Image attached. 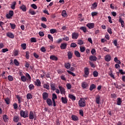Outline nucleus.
<instances>
[{
    "instance_id": "f257e3e1",
    "label": "nucleus",
    "mask_w": 125,
    "mask_h": 125,
    "mask_svg": "<svg viewBox=\"0 0 125 125\" xmlns=\"http://www.w3.org/2000/svg\"><path fill=\"white\" fill-rule=\"evenodd\" d=\"M78 105L79 107H85V105H86V102L84 100V99L81 98L78 102Z\"/></svg>"
},
{
    "instance_id": "f03ea898",
    "label": "nucleus",
    "mask_w": 125,
    "mask_h": 125,
    "mask_svg": "<svg viewBox=\"0 0 125 125\" xmlns=\"http://www.w3.org/2000/svg\"><path fill=\"white\" fill-rule=\"evenodd\" d=\"M20 115L23 118H28L29 117V112L28 111L25 110H21L20 111Z\"/></svg>"
},
{
    "instance_id": "7ed1b4c3",
    "label": "nucleus",
    "mask_w": 125,
    "mask_h": 125,
    "mask_svg": "<svg viewBox=\"0 0 125 125\" xmlns=\"http://www.w3.org/2000/svg\"><path fill=\"white\" fill-rule=\"evenodd\" d=\"M14 15V12L12 10H10L9 11V13L7 14L6 15V18L8 19H10V18H12V16Z\"/></svg>"
},
{
    "instance_id": "20e7f679",
    "label": "nucleus",
    "mask_w": 125,
    "mask_h": 125,
    "mask_svg": "<svg viewBox=\"0 0 125 125\" xmlns=\"http://www.w3.org/2000/svg\"><path fill=\"white\" fill-rule=\"evenodd\" d=\"M84 73L85 75H83V77H84L85 78L87 77L88 75H89V69H88V68L85 67L84 68Z\"/></svg>"
},
{
    "instance_id": "39448f33",
    "label": "nucleus",
    "mask_w": 125,
    "mask_h": 125,
    "mask_svg": "<svg viewBox=\"0 0 125 125\" xmlns=\"http://www.w3.org/2000/svg\"><path fill=\"white\" fill-rule=\"evenodd\" d=\"M79 37V33L74 32L72 34V38L73 40H77Z\"/></svg>"
},
{
    "instance_id": "423d86ee",
    "label": "nucleus",
    "mask_w": 125,
    "mask_h": 125,
    "mask_svg": "<svg viewBox=\"0 0 125 125\" xmlns=\"http://www.w3.org/2000/svg\"><path fill=\"white\" fill-rule=\"evenodd\" d=\"M42 96L43 100H47V98H48V93L46 92H43L42 94Z\"/></svg>"
},
{
    "instance_id": "0eeeda50",
    "label": "nucleus",
    "mask_w": 125,
    "mask_h": 125,
    "mask_svg": "<svg viewBox=\"0 0 125 125\" xmlns=\"http://www.w3.org/2000/svg\"><path fill=\"white\" fill-rule=\"evenodd\" d=\"M35 85H37V86H41L42 82H41V80L40 79H37L35 82Z\"/></svg>"
},
{
    "instance_id": "6e6552de",
    "label": "nucleus",
    "mask_w": 125,
    "mask_h": 125,
    "mask_svg": "<svg viewBox=\"0 0 125 125\" xmlns=\"http://www.w3.org/2000/svg\"><path fill=\"white\" fill-rule=\"evenodd\" d=\"M35 118V114L33 111H30L29 114V118L30 120H34V118Z\"/></svg>"
},
{
    "instance_id": "1a4fd4ad",
    "label": "nucleus",
    "mask_w": 125,
    "mask_h": 125,
    "mask_svg": "<svg viewBox=\"0 0 125 125\" xmlns=\"http://www.w3.org/2000/svg\"><path fill=\"white\" fill-rule=\"evenodd\" d=\"M59 88L61 91V94H65V93H66V92L65 91V88L61 86H59Z\"/></svg>"
},
{
    "instance_id": "9d476101",
    "label": "nucleus",
    "mask_w": 125,
    "mask_h": 125,
    "mask_svg": "<svg viewBox=\"0 0 125 125\" xmlns=\"http://www.w3.org/2000/svg\"><path fill=\"white\" fill-rule=\"evenodd\" d=\"M89 59V60H90V61H93V62L97 60V58L94 56H90Z\"/></svg>"
},
{
    "instance_id": "9b49d317",
    "label": "nucleus",
    "mask_w": 125,
    "mask_h": 125,
    "mask_svg": "<svg viewBox=\"0 0 125 125\" xmlns=\"http://www.w3.org/2000/svg\"><path fill=\"white\" fill-rule=\"evenodd\" d=\"M86 26L88 27L89 29H93V28H94V23H88L86 24Z\"/></svg>"
},
{
    "instance_id": "f8f14e48",
    "label": "nucleus",
    "mask_w": 125,
    "mask_h": 125,
    "mask_svg": "<svg viewBox=\"0 0 125 125\" xmlns=\"http://www.w3.org/2000/svg\"><path fill=\"white\" fill-rule=\"evenodd\" d=\"M60 47L61 49H66V48H67V43H61Z\"/></svg>"
},
{
    "instance_id": "ddd939ff",
    "label": "nucleus",
    "mask_w": 125,
    "mask_h": 125,
    "mask_svg": "<svg viewBox=\"0 0 125 125\" xmlns=\"http://www.w3.org/2000/svg\"><path fill=\"white\" fill-rule=\"evenodd\" d=\"M104 60L106 61V62H109L111 61V56L110 55H106L104 57Z\"/></svg>"
},
{
    "instance_id": "4468645a",
    "label": "nucleus",
    "mask_w": 125,
    "mask_h": 125,
    "mask_svg": "<svg viewBox=\"0 0 125 125\" xmlns=\"http://www.w3.org/2000/svg\"><path fill=\"white\" fill-rule=\"evenodd\" d=\"M119 22L121 23L122 27H124V26H125V21H124L122 19V17H119Z\"/></svg>"
},
{
    "instance_id": "2eb2a0df",
    "label": "nucleus",
    "mask_w": 125,
    "mask_h": 125,
    "mask_svg": "<svg viewBox=\"0 0 125 125\" xmlns=\"http://www.w3.org/2000/svg\"><path fill=\"white\" fill-rule=\"evenodd\" d=\"M50 59H51V60H53L54 61H57V60H58V58L55 55H51L50 57Z\"/></svg>"
},
{
    "instance_id": "dca6fc26",
    "label": "nucleus",
    "mask_w": 125,
    "mask_h": 125,
    "mask_svg": "<svg viewBox=\"0 0 125 125\" xmlns=\"http://www.w3.org/2000/svg\"><path fill=\"white\" fill-rule=\"evenodd\" d=\"M96 103L97 104H100V96L97 95L96 96Z\"/></svg>"
},
{
    "instance_id": "f3484780",
    "label": "nucleus",
    "mask_w": 125,
    "mask_h": 125,
    "mask_svg": "<svg viewBox=\"0 0 125 125\" xmlns=\"http://www.w3.org/2000/svg\"><path fill=\"white\" fill-rule=\"evenodd\" d=\"M20 9H21L22 11L25 12L27 11V7H26V6L24 4H22L21 6L20 7Z\"/></svg>"
},
{
    "instance_id": "a211bd4d",
    "label": "nucleus",
    "mask_w": 125,
    "mask_h": 125,
    "mask_svg": "<svg viewBox=\"0 0 125 125\" xmlns=\"http://www.w3.org/2000/svg\"><path fill=\"white\" fill-rule=\"evenodd\" d=\"M46 103L48 106H52V101L50 99H47L46 100Z\"/></svg>"
},
{
    "instance_id": "6ab92c4d",
    "label": "nucleus",
    "mask_w": 125,
    "mask_h": 125,
    "mask_svg": "<svg viewBox=\"0 0 125 125\" xmlns=\"http://www.w3.org/2000/svg\"><path fill=\"white\" fill-rule=\"evenodd\" d=\"M25 78L26 79V81H28V82H31V76H30L29 74L26 73Z\"/></svg>"
},
{
    "instance_id": "aec40b11",
    "label": "nucleus",
    "mask_w": 125,
    "mask_h": 125,
    "mask_svg": "<svg viewBox=\"0 0 125 125\" xmlns=\"http://www.w3.org/2000/svg\"><path fill=\"white\" fill-rule=\"evenodd\" d=\"M82 86L83 88H86V87H88V84L86 82H83L82 83Z\"/></svg>"
},
{
    "instance_id": "412c9836",
    "label": "nucleus",
    "mask_w": 125,
    "mask_h": 125,
    "mask_svg": "<svg viewBox=\"0 0 125 125\" xmlns=\"http://www.w3.org/2000/svg\"><path fill=\"white\" fill-rule=\"evenodd\" d=\"M67 56L68 59H71L72 57H73V53L71 51H68L67 52Z\"/></svg>"
},
{
    "instance_id": "4be33fe9",
    "label": "nucleus",
    "mask_w": 125,
    "mask_h": 125,
    "mask_svg": "<svg viewBox=\"0 0 125 125\" xmlns=\"http://www.w3.org/2000/svg\"><path fill=\"white\" fill-rule=\"evenodd\" d=\"M71 119L73 121H75V122L79 121V117L76 115H72Z\"/></svg>"
},
{
    "instance_id": "5701e85b",
    "label": "nucleus",
    "mask_w": 125,
    "mask_h": 125,
    "mask_svg": "<svg viewBox=\"0 0 125 125\" xmlns=\"http://www.w3.org/2000/svg\"><path fill=\"white\" fill-rule=\"evenodd\" d=\"M68 97L69 98H70V99H71V100H72L73 101H75V100H76V97L73 95L69 94L68 95Z\"/></svg>"
},
{
    "instance_id": "b1692460",
    "label": "nucleus",
    "mask_w": 125,
    "mask_h": 125,
    "mask_svg": "<svg viewBox=\"0 0 125 125\" xmlns=\"http://www.w3.org/2000/svg\"><path fill=\"white\" fill-rule=\"evenodd\" d=\"M6 35L7 37L10 38L11 39H13L14 38V35H13V34H12V33H7Z\"/></svg>"
},
{
    "instance_id": "393cba45",
    "label": "nucleus",
    "mask_w": 125,
    "mask_h": 125,
    "mask_svg": "<svg viewBox=\"0 0 125 125\" xmlns=\"http://www.w3.org/2000/svg\"><path fill=\"white\" fill-rule=\"evenodd\" d=\"M13 121L15 123H18L19 121V117L17 116H15L13 118Z\"/></svg>"
},
{
    "instance_id": "a878e982",
    "label": "nucleus",
    "mask_w": 125,
    "mask_h": 125,
    "mask_svg": "<svg viewBox=\"0 0 125 125\" xmlns=\"http://www.w3.org/2000/svg\"><path fill=\"white\" fill-rule=\"evenodd\" d=\"M62 101L63 104H67V98L65 97H62Z\"/></svg>"
},
{
    "instance_id": "bb28decb",
    "label": "nucleus",
    "mask_w": 125,
    "mask_h": 125,
    "mask_svg": "<svg viewBox=\"0 0 125 125\" xmlns=\"http://www.w3.org/2000/svg\"><path fill=\"white\" fill-rule=\"evenodd\" d=\"M74 54L75 56H76V57H78V58L81 57V54L78 51H75L74 52Z\"/></svg>"
},
{
    "instance_id": "cd10ccee",
    "label": "nucleus",
    "mask_w": 125,
    "mask_h": 125,
    "mask_svg": "<svg viewBox=\"0 0 125 125\" xmlns=\"http://www.w3.org/2000/svg\"><path fill=\"white\" fill-rule=\"evenodd\" d=\"M2 118L4 122H7V120H8V116H7L6 115H3Z\"/></svg>"
},
{
    "instance_id": "c85d7f7f",
    "label": "nucleus",
    "mask_w": 125,
    "mask_h": 125,
    "mask_svg": "<svg viewBox=\"0 0 125 125\" xmlns=\"http://www.w3.org/2000/svg\"><path fill=\"white\" fill-rule=\"evenodd\" d=\"M15 5H16V2H13L12 4L11 5V8L12 9H15Z\"/></svg>"
},
{
    "instance_id": "c756f323",
    "label": "nucleus",
    "mask_w": 125,
    "mask_h": 125,
    "mask_svg": "<svg viewBox=\"0 0 125 125\" xmlns=\"http://www.w3.org/2000/svg\"><path fill=\"white\" fill-rule=\"evenodd\" d=\"M117 105H121L122 104V99L118 98L117 100Z\"/></svg>"
},
{
    "instance_id": "7c9ffc66",
    "label": "nucleus",
    "mask_w": 125,
    "mask_h": 125,
    "mask_svg": "<svg viewBox=\"0 0 125 125\" xmlns=\"http://www.w3.org/2000/svg\"><path fill=\"white\" fill-rule=\"evenodd\" d=\"M95 88H96V86L94 84H92L90 85L89 90L92 91L93 90V89H94Z\"/></svg>"
},
{
    "instance_id": "2f4dec72",
    "label": "nucleus",
    "mask_w": 125,
    "mask_h": 125,
    "mask_svg": "<svg viewBox=\"0 0 125 125\" xmlns=\"http://www.w3.org/2000/svg\"><path fill=\"white\" fill-rule=\"evenodd\" d=\"M21 82H23V83H25V82H26V81H27V78H26V76H21Z\"/></svg>"
},
{
    "instance_id": "473e14b6",
    "label": "nucleus",
    "mask_w": 125,
    "mask_h": 125,
    "mask_svg": "<svg viewBox=\"0 0 125 125\" xmlns=\"http://www.w3.org/2000/svg\"><path fill=\"white\" fill-rule=\"evenodd\" d=\"M28 87L30 89V90H33L35 88V86L33 84H30L29 85Z\"/></svg>"
},
{
    "instance_id": "72a5a7b5",
    "label": "nucleus",
    "mask_w": 125,
    "mask_h": 125,
    "mask_svg": "<svg viewBox=\"0 0 125 125\" xmlns=\"http://www.w3.org/2000/svg\"><path fill=\"white\" fill-rule=\"evenodd\" d=\"M26 98L27 99H32V98H33V95L30 93H28L26 95Z\"/></svg>"
},
{
    "instance_id": "f704fd0d",
    "label": "nucleus",
    "mask_w": 125,
    "mask_h": 125,
    "mask_svg": "<svg viewBox=\"0 0 125 125\" xmlns=\"http://www.w3.org/2000/svg\"><path fill=\"white\" fill-rule=\"evenodd\" d=\"M55 99H57V96H56V94H53L52 98V101H55Z\"/></svg>"
},
{
    "instance_id": "c9c22d12",
    "label": "nucleus",
    "mask_w": 125,
    "mask_h": 125,
    "mask_svg": "<svg viewBox=\"0 0 125 125\" xmlns=\"http://www.w3.org/2000/svg\"><path fill=\"white\" fill-rule=\"evenodd\" d=\"M80 30L83 31V33H86V27L82 26L80 28Z\"/></svg>"
},
{
    "instance_id": "e433bc0d",
    "label": "nucleus",
    "mask_w": 125,
    "mask_h": 125,
    "mask_svg": "<svg viewBox=\"0 0 125 125\" xmlns=\"http://www.w3.org/2000/svg\"><path fill=\"white\" fill-rule=\"evenodd\" d=\"M43 87L44 88H46V89H49V85L48 84L45 83L43 85Z\"/></svg>"
},
{
    "instance_id": "4c0bfd02",
    "label": "nucleus",
    "mask_w": 125,
    "mask_h": 125,
    "mask_svg": "<svg viewBox=\"0 0 125 125\" xmlns=\"http://www.w3.org/2000/svg\"><path fill=\"white\" fill-rule=\"evenodd\" d=\"M65 67L66 69H70L71 67V64H70V63H65Z\"/></svg>"
},
{
    "instance_id": "58836bf2",
    "label": "nucleus",
    "mask_w": 125,
    "mask_h": 125,
    "mask_svg": "<svg viewBox=\"0 0 125 125\" xmlns=\"http://www.w3.org/2000/svg\"><path fill=\"white\" fill-rule=\"evenodd\" d=\"M50 86H51L52 90H55V89H56V88H55V84L51 83L50 84Z\"/></svg>"
},
{
    "instance_id": "ea45409f",
    "label": "nucleus",
    "mask_w": 125,
    "mask_h": 125,
    "mask_svg": "<svg viewBox=\"0 0 125 125\" xmlns=\"http://www.w3.org/2000/svg\"><path fill=\"white\" fill-rule=\"evenodd\" d=\"M62 15L63 17H66L67 16V13L65 10H63L62 12Z\"/></svg>"
},
{
    "instance_id": "a19ab883",
    "label": "nucleus",
    "mask_w": 125,
    "mask_h": 125,
    "mask_svg": "<svg viewBox=\"0 0 125 125\" xmlns=\"http://www.w3.org/2000/svg\"><path fill=\"white\" fill-rule=\"evenodd\" d=\"M30 42H37V39L36 38H31Z\"/></svg>"
},
{
    "instance_id": "79ce46f5",
    "label": "nucleus",
    "mask_w": 125,
    "mask_h": 125,
    "mask_svg": "<svg viewBox=\"0 0 125 125\" xmlns=\"http://www.w3.org/2000/svg\"><path fill=\"white\" fill-rule=\"evenodd\" d=\"M8 80L9 82H12V81H13V77H12V76L9 75L8 76Z\"/></svg>"
},
{
    "instance_id": "37998d69",
    "label": "nucleus",
    "mask_w": 125,
    "mask_h": 125,
    "mask_svg": "<svg viewBox=\"0 0 125 125\" xmlns=\"http://www.w3.org/2000/svg\"><path fill=\"white\" fill-rule=\"evenodd\" d=\"M92 9H94V8H96L97 7V3L94 2L92 4Z\"/></svg>"
},
{
    "instance_id": "c03bdc74",
    "label": "nucleus",
    "mask_w": 125,
    "mask_h": 125,
    "mask_svg": "<svg viewBox=\"0 0 125 125\" xmlns=\"http://www.w3.org/2000/svg\"><path fill=\"white\" fill-rule=\"evenodd\" d=\"M80 51H81V52H84V51H85V47L81 46L80 47Z\"/></svg>"
},
{
    "instance_id": "a18cd8bd",
    "label": "nucleus",
    "mask_w": 125,
    "mask_h": 125,
    "mask_svg": "<svg viewBox=\"0 0 125 125\" xmlns=\"http://www.w3.org/2000/svg\"><path fill=\"white\" fill-rule=\"evenodd\" d=\"M14 63L16 66H19V62H18V61H17V60L15 59L14 60Z\"/></svg>"
},
{
    "instance_id": "49530a36",
    "label": "nucleus",
    "mask_w": 125,
    "mask_h": 125,
    "mask_svg": "<svg viewBox=\"0 0 125 125\" xmlns=\"http://www.w3.org/2000/svg\"><path fill=\"white\" fill-rule=\"evenodd\" d=\"M5 102L6 103V104H7V105H8V104H10V102L9 101V98H7L5 99Z\"/></svg>"
},
{
    "instance_id": "de8ad7c7",
    "label": "nucleus",
    "mask_w": 125,
    "mask_h": 125,
    "mask_svg": "<svg viewBox=\"0 0 125 125\" xmlns=\"http://www.w3.org/2000/svg\"><path fill=\"white\" fill-rule=\"evenodd\" d=\"M67 89H71L72 88V85L70 83H67L66 84Z\"/></svg>"
},
{
    "instance_id": "09e8293b",
    "label": "nucleus",
    "mask_w": 125,
    "mask_h": 125,
    "mask_svg": "<svg viewBox=\"0 0 125 125\" xmlns=\"http://www.w3.org/2000/svg\"><path fill=\"white\" fill-rule=\"evenodd\" d=\"M30 56V53L29 51H26V55H25V57L26 59H29V57Z\"/></svg>"
},
{
    "instance_id": "8fccbe9b",
    "label": "nucleus",
    "mask_w": 125,
    "mask_h": 125,
    "mask_svg": "<svg viewBox=\"0 0 125 125\" xmlns=\"http://www.w3.org/2000/svg\"><path fill=\"white\" fill-rule=\"evenodd\" d=\"M50 33H51V34H54V33H56V29H50Z\"/></svg>"
},
{
    "instance_id": "3c124183",
    "label": "nucleus",
    "mask_w": 125,
    "mask_h": 125,
    "mask_svg": "<svg viewBox=\"0 0 125 125\" xmlns=\"http://www.w3.org/2000/svg\"><path fill=\"white\" fill-rule=\"evenodd\" d=\"M29 13L31 14V15H35L36 14V12L34 11H33V10H29Z\"/></svg>"
},
{
    "instance_id": "603ef678",
    "label": "nucleus",
    "mask_w": 125,
    "mask_h": 125,
    "mask_svg": "<svg viewBox=\"0 0 125 125\" xmlns=\"http://www.w3.org/2000/svg\"><path fill=\"white\" fill-rule=\"evenodd\" d=\"M48 38L49 40H50L52 42H53V37H52V36L50 34L48 35Z\"/></svg>"
},
{
    "instance_id": "864d4df0",
    "label": "nucleus",
    "mask_w": 125,
    "mask_h": 125,
    "mask_svg": "<svg viewBox=\"0 0 125 125\" xmlns=\"http://www.w3.org/2000/svg\"><path fill=\"white\" fill-rule=\"evenodd\" d=\"M78 44H79L80 45H82V44H83V40H79L78 41Z\"/></svg>"
},
{
    "instance_id": "5fc2aeb1",
    "label": "nucleus",
    "mask_w": 125,
    "mask_h": 125,
    "mask_svg": "<svg viewBox=\"0 0 125 125\" xmlns=\"http://www.w3.org/2000/svg\"><path fill=\"white\" fill-rule=\"evenodd\" d=\"M91 53L92 54V55H94L95 53H96V51L95 50V49H92L91 51Z\"/></svg>"
},
{
    "instance_id": "6e6d98bb",
    "label": "nucleus",
    "mask_w": 125,
    "mask_h": 125,
    "mask_svg": "<svg viewBox=\"0 0 125 125\" xmlns=\"http://www.w3.org/2000/svg\"><path fill=\"white\" fill-rule=\"evenodd\" d=\"M67 73H68V74H70V75H71L73 77H75L76 76V74H75V73H74L69 70H67Z\"/></svg>"
},
{
    "instance_id": "4d7b16f0",
    "label": "nucleus",
    "mask_w": 125,
    "mask_h": 125,
    "mask_svg": "<svg viewBox=\"0 0 125 125\" xmlns=\"http://www.w3.org/2000/svg\"><path fill=\"white\" fill-rule=\"evenodd\" d=\"M71 47H77V44L76 43H71L70 45Z\"/></svg>"
},
{
    "instance_id": "13d9d810",
    "label": "nucleus",
    "mask_w": 125,
    "mask_h": 125,
    "mask_svg": "<svg viewBox=\"0 0 125 125\" xmlns=\"http://www.w3.org/2000/svg\"><path fill=\"white\" fill-rule=\"evenodd\" d=\"M93 74L94 77H96L98 76V72H97V71H94Z\"/></svg>"
},
{
    "instance_id": "bf43d9fd",
    "label": "nucleus",
    "mask_w": 125,
    "mask_h": 125,
    "mask_svg": "<svg viewBox=\"0 0 125 125\" xmlns=\"http://www.w3.org/2000/svg\"><path fill=\"white\" fill-rule=\"evenodd\" d=\"M31 6L32 7V8H34V9H37V8H38L36 4H32L31 5Z\"/></svg>"
},
{
    "instance_id": "052dcab7",
    "label": "nucleus",
    "mask_w": 125,
    "mask_h": 125,
    "mask_svg": "<svg viewBox=\"0 0 125 125\" xmlns=\"http://www.w3.org/2000/svg\"><path fill=\"white\" fill-rule=\"evenodd\" d=\"M107 32H108V33H109V34H110V35H112V29H111V28L108 27L107 28Z\"/></svg>"
},
{
    "instance_id": "680f3d73",
    "label": "nucleus",
    "mask_w": 125,
    "mask_h": 125,
    "mask_svg": "<svg viewBox=\"0 0 125 125\" xmlns=\"http://www.w3.org/2000/svg\"><path fill=\"white\" fill-rule=\"evenodd\" d=\"M21 47L24 50L26 49V43H22L21 44Z\"/></svg>"
},
{
    "instance_id": "e2e57ef3",
    "label": "nucleus",
    "mask_w": 125,
    "mask_h": 125,
    "mask_svg": "<svg viewBox=\"0 0 125 125\" xmlns=\"http://www.w3.org/2000/svg\"><path fill=\"white\" fill-rule=\"evenodd\" d=\"M97 14H98V13H97L96 12H94L91 13V15L93 17L94 16H96V15H97Z\"/></svg>"
},
{
    "instance_id": "0e129e2a",
    "label": "nucleus",
    "mask_w": 125,
    "mask_h": 125,
    "mask_svg": "<svg viewBox=\"0 0 125 125\" xmlns=\"http://www.w3.org/2000/svg\"><path fill=\"white\" fill-rule=\"evenodd\" d=\"M10 25L11 27V29H15V27H16V25L15 24H13L12 23H10Z\"/></svg>"
},
{
    "instance_id": "69168bd1",
    "label": "nucleus",
    "mask_w": 125,
    "mask_h": 125,
    "mask_svg": "<svg viewBox=\"0 0 125 125\" xmlns=\"http://www.w3.org/2000/svg\"><path fill=\"white\" fill-rule=\"evenodd\" d=\"M41 50L42 52H45L46 51V49H45V47H41Z\"/></svg>"
},
{
    "instance_id": "338daca9",
    "label": "nucleus",
    "mask_w": 125,
    "mask_h": 125,
    "mask_svg": "<svg viewBox=\"0 0 125 125\" xmlns=\"http://www.w3.org/2000/svg\"><path fill=\"white\" fill-rule=\"evenodd\" d=\"M13 106L14 107V109H16L17 108H18V105L16 103L14 104Z\"/></svg>"
},
{
    "instance_id": "774afa93",
    "label": "nucleus",
    "mask_w": 125,
    "mask_h": 125,
    "mask_svg": "<svg viewBox=\"0 0 125 125\" xmlns=\"http://www.w3.org/2000/svg\"><path fill=\"white\" fill-rule=\"evenodd\" d=\"M7 51H8V49L7 48H4L1 50V52H3V53L7 52Z\"/></svg>"
}]
</instances>
